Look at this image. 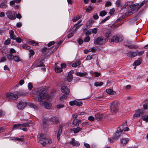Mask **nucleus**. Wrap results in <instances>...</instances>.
Returning a JSON list of instances; mask_svg holds the SVG:
<instances>
[{"instance_id":"1","label":"nucleus","mask_w":148,"mask_h":148,"mask_svg":"<svg viewBox=\"0 0 148 148\" xmlns=\"http://www.w3.org/2000/svg\"><path fill=\"white\" fill-rule=\"evenodd\" d=\"M46 88L45 86H42L34 90L33 93L38 95V101L39 102V104L41 106H45V108L47 109L52 108V105L50 103L45 102L43 100L45 98L44 92Z\"/></svg>"},{"instance_id":"2","label":"nucleus","mask_w":148,"mask_h":148,"mask_svg":"<svg viewBox=\"0 0 148 148\" xmlns=\"http://www.w3.org/2000/svg\"><path fill=\"white\" fill-rule=\"evenodd\" d=\"M37 138L39 140L38 142L43 146L47 144H50L52 143L51 140L50 139L47 138L44 134H38V135Z\"/></svg>"},{"instance_id":"3","label":"nucleus","mask_w":148,"mask_h":148,"mask_svg":"<svg viewBox=\"0 0 148 148\" xmlns=\"http://www.w3.org/2000/svg\"><path fill=\"white\" fill-rule=\"evenodd\" d=\"M119 103L118 101H114L111 103L110 110L113 114L116 113L119 109Z\"/></svg>"},{"instance_id":"4","label":"nucleus","mask_w":148,"mask_h":148,"mask_svg":"<svg viewBox=\"0 0 148 148\" xmlns=\"http://www.w3.org/2000/svg\"><path fill=\"white\" fill-rule=\"evenodd\" d=\"M130 8H131V10H129V11L125 12V15L127 16L131 15L135 12L137 11L139 9L138 6H136L135 5H129Z\"/></svg>"},{"instance_id":"5","label":"nucleus","mask_w":148,"mask_h":148,"mask_svg":"<svg viewBox=\"0 0 148 148\" xmlns=\"http://www.w3.org/2000/svg\"><path fill=\"white\" fill-rule=\"evenodd\" d=\"M123 40V38L122 36H114L109 40V42L113 44L114 42H121Z\"/></svg>"},{"instance_id":"6","label":"nucleus","mask_w":148,"mask_h":148,"mask_svg":"<svg viewBox=\"0 0 148 148\" xmlns=\"http://www.w3.org/2000/svg\"><path fill=\"white\" fill-rule=\"evenodd\" d=\"M104 43L103 37L102 36L97 37L95 39L94 41V44L95 45H102Z\"/></svg>"},{"instance_id":"7","label":"nucleus","mask_w":148,"mask_h":148,"mask_svg":"<svg viewBox=\"0 0 148 148\" xmlns=\"http://www.w3.org/2000/svg\"><path fill=\"white\" fill-rule=\"evenodd\" d=\"M6 96L8 98L14 100H17L18 98L17 95L12 92L7 93Z\"/></svg>"},{"instance_id":"8","label":"nucleus","mask_w":148,"mask_h":148,"mask_svg":"<svg viewBox=\"0 0 148 148\" xmlns=\"http://www.w3.org/2000/svg\"><path fill=\"white\" fill-rule=\"evenodd\" d=\"M122 132V130H121L120 127H119L117 128V131L114 134L112 137V139L113 140H117L120 136L121 134V133Z\"/></svg>"},{"instance_id":"9","label":"nucleus","mask_w":148,"mask_h":148,"mask_svg":"<svg viewBox=\"0 0 148 148\" xmlns=\"http://www.w3.org/2000/svg\"><path fill=\"white\" fill-rule=\"evenodd\" d=\"M27 103L26 102L21 101L17 105L18 108L20 110L23 109L26 106Z\"/></svg>"},{"instance_id":"10","label":"nucleus","mask_w":148,"mask_h":148,"mask_svg":"<svg viewBox=\"0 0 148 148\" xmlns=\"http://www.w3.org/2000/svg\"><path fill=\"white\" fill-rule=\"evenodd\" d=\"M6 14L8 17L11 20H13L16 18L15 14L12 13L10 11H8Z\"/></svg>"},{"instance_id":"11","label":"nucleus","mask_w":148,"mask_h":148,"mask_svg":"<svg viewBox=\"0 0 148 148\" xmlns=\"http://www.w3.org/2000/svg\"><path fill=\"white\" fill-rule=\"evenodd\" d=\"M49 121L51 124H56L59 121L58 119L55 116L53 117L51 119H49Z\"/></svg>"},{"instance_id":"12","label":"nucleus","mask_w":148,"mask_h":148,"mask_svg":"<svg viewBox=\"0 0 148 148\" xmlns=\"http://www.w3.org/2000/svg\"><path fill=\"white\" fill-rule=\"evenodd\" d=\"M61 90L63 93H64L66 94H69L70 91L67 86H62L61 88Z\"/></svg>"},{"instance_id":"13","label":"nucleus","mask_w":148,"mask_h":148,"mask_svg":"<svg viewBox=\"0 0 148 148\" xmlns=\"http://www.w3.org/2000/svg\"><path fill=\"white\" fill-rule=\"evenodd\" d=\"M70 143L72 146L75 147H79L80 145V143L78 141H76L73 138L70 142Z\"/></svg>"},{"instance_id":"14","label":"nucleus","mask_w":148,"mask_h":148,"mask_svg":"<svg viewBox=\"0 0 148 148\" xmlns=\"http://www.w3.org/2000/svg\"><path fill=\"white\" fill-rule=\"evenodd\" d=\"M144 112V111L143 110H140L137 113L134 114L133 116V118L134 119H136L137 118L140 116H141Z\"/></svg>"},{"instance_id":"15","label":"nucleus","mask_w":148,"mask_h":148,"mask_svg":"<svg viewBox=\"0 0 148 148\" xmlns=\"http://www.w3.org/2000/svg\"><path fill=\"white\" fill-rule=\"evenodd\" d=\"M9 34L10 38L12 39L15 40L16 39V36L14 34V32L12 30L9 31Z\"/></svg>"},{"instance_id":"16","label":"nucleus","mask_w":148,"mask_h":148,"mask_svg":"<svg viewBox=\"0 0 148 148\" xmlns=\"http://www.w3.org/2000/svg\"><path fill=\"white\" fill-rule=\"evenodd\" d=\"M73 73V71H70L67 77V80L69 82H71L73 78V76L72 74Z\"/></svg>"},{"instance_id":"17","label":"nucleus","mask_w":148,"mask_h":148,"mask_svg":"<svg viewBox=\"0 0 148 148\" xmlns=\"http://www.w3.org/2000/svg\"><path fill=\"white\" fill-rule=\"evenodd\" d=\"M127 55L128 56L135 57L137 55V53L133 51H130L127 53Z\"/></svg>"},{"instance_id":"18","label":"nucleus","mask_w":148,"mask_h":148,"mask_svg":"<svg viewBox=\"0 0 148 148\" xmlns=\"http://www.w3.org/2000/svg\"><path fill=\"white\" fill-rule=\"evenodd\" d=\"M142 60L141 58H139L137 60H136L133 64L134 65L138 66L142 62Z\"/></svg>"},{"instance_id":"19","label":"nucleus","mask_w":148,"mask_h":148,"mask_svg":"<svg viewBox=\"0 0 148 148\" xmlns=\"http://www.w3.org/2000/svg\"><path fill=\"white\" fill-rule=\"evenodd\" d=\"M82 128L77 127L76 128H73V129H71V130L73 131L74 133L75 134L79 132L80 131L82 130Z\"/></svg>"},{"instance_id":"20","label":"nucleus","mask_w":148,"mask_h":148,"mask_svg":"<svg viewBox=\"0 0 148 148\" xmlns=\"http://www.w3.org/2000/svg\"><path fill=\"white\" fill-rule=\"evenodd\" d=\"M93 23V21L92 18L90 19L86 23V27L88 28H90L91 26V25Z\"/></svg>"},{"instance_id":"21","label":"nucleus","mask_w":148,"mask_h":148,"mask_svg":"<svg viewBox=\"0 0 148 148\" xmlns=\"http://www.w3.org/2000/svg\"><path fill=\"white\" fill-rule=\"evenodd\" d=\"M129 139L127 138H123L121 141V143L123 145H125L129 141Z\"/></svg>"},{"instance_id":"22","label":"nucleus","mask_w":148,"mask_h":148,"mask_svg":"<svg viewBox=\"0 0 148 148\" xmlns=\"http://www.w3.org/2000/svg\"><path fill=\"white\" fill-rule=\"evenodd\" d=\"M111 34V31L110 30H107L106 32L105 35L106 39L108 40L110 38Z\"/></svg>"},{"instance_id":"23","label":"nucleus","mask_w":148,"mask_h":148,"mask_svg":"<svg viewBox=\"0 0 148 148\" xmlns=\"http://www.w3.org/2000/svg\"><path fill=\"white\" fill-rule=\"evenodd\" d=\"M106 91L108 93L111 95H114L116 94L115 92L113 91L111 89H107Z\"/></svg>"},{"instance_id":"24","label":"nucleus","mask_w":148,"mask_h":148,"mask_svg":"<svg viewBox=\"0 0 148 148\" xmlns=\"http://www.w3.org/2000/svg\"><path fill=\"white\" fill-rule=\"evenodd\" d=\"M28 43L30 45H32L33 46H36L38 44V43L36 42L34 40H31L28 42Z\"/></svg>"},{"instance_id":"25","label":"nucleus","mask_w":148,"mask_h":148,"mask_svg":"<svg viewBox=\"0 0 148 148\" xmlns=\"http://www.w3.org/2000/svg\"><path fill=\"white\" fill-rule=\"evenodd\" d=\"M81 64V62L80 61H78L77 62L73 63L72 66L73 67H76L77 66H79Z\"/></svg>"},{"instance_id":"26","label":"nucleus","mask_w":148,"mask_h":148,"mask_svg":"<svg viewBox=\"0 0 148 148\" xmlns=\"http://www.w3.org/2000/svg\"><path fill=\"white\" fill-rule=\"evenodd\" d=\"M21 124V126L27 127H29L30 126V125L31 124V123H30V122H29V123L27 122L25 123Z\"/></svg>"},{"instance_id":"27","label":"nucleus","mask_w":148,"mask_h":148,"mask_svg":"<svg viewBox=\"0 0 148 148\" xmlns=\"http://www.w3.org/2000/svg\"><path fill=\"white\" fill-rule=\"evenodd\" d=\"M75 105L78 106H82L83 104V103L81 101H77L76 100H75Z\"/></svg>"},{"instance_id":"28","label":"nucleus","mask_w":148,"mask_h":148,"mask_svg":"<svg viewBox=\"0 0 148 148\" xmlns=\"http://www.w3.org/2000/svg\"><path fill=\"white\" fill-rule=\"evenodd\" d=\"M13 59H14L15 61L17 62H18L21 61L19 57L17 56H13Z\"/></svg>"},{"instance_id":"29","label":"nucleus","mask_w":148,"mask_h":148,"mask_svg":"<svg viewBox=\"0 0 148 148\" xmlns=\"http://www.w3.org/2000/svg\"><path fill=\"white\" fill-rule=\"evenodd\" d=\"M29 106L31 108H33L36 110H38V107L34 104L30 103L29 104Z\"/></svg>"},{"instance_id":"30","label":"nucleus","mask_w":148,"mask_h":148,"mask_svg":"<svg viewBox=\"0 0 148 148\" xmlns=\"http://www.w3.org/2000/svg\"><path fill=\"white\" fill-rule=\"evenodd\" d=\"M6 2L5 1L2 3L0 5V7L2 8H6L7 7V5L6 4Z\"/></svg>"},{"instance_id":"31","label":"nucleus","mask_w":148,"mask_h":148,"mask_svg":"<svg viewBox=\"0 0 148 148\" xmlns=\"http://www.w3.org/2000/svg\"><path fill=\"white\" fill-rule=\"evenodd\" d=\"M103 83L102 82H96L94 84L95 86H100L103 85Z\"/></svg>"},{"instance_id":"32","label":"nucleus","mask_w":148,"mask_h":148,"mask_svg":"<svg viewBox=\"0 0 148 148\" xmlns=\"http://www.w3.org/2000/svg\"><path fill=\"white\" fill-rule=\"evenodd\" d=\"M86 72L80 73L77 72L76 73L77 75L79 76H80L82 77L85 75H86Z\"/></svg>"},{"instance_id":"33","label":"nucleus","mask_w":148,"mask_h":148,"mask_svg":"<svg viewBox=\"0 0 148 148\" xmlns=\"http://www.w3.org/2000/svg\"><path fill=\"white\" fill-rule=\"evenodd\" d=\"M142 118L144 121H145L146 122H148V115L143 116Z\"/></svg>"},{"instance_id":"34","label":"nucleus","mask_w":148,"mask_h":148,"mask_svg":"<svg viewBox=\"0 0 148 148\" xmlns=\"http://www.w3.org/2000/svg\"><path fill=\"white\" fill-rule=\"evenodd\" d=\"M49 49V48L48 49L47 48L44 47L42 50V51L45 54H47V51Z\"/></svg>"},{"instance_id":"35","label":"nucleus","mask_w":148,"mask_h":148,"mask_svg":"<svg viewBox=\"0 0 148 148\" xmlns=\"http://www.w3.org/2000/svg\"><path fill=\"white\" fill-rule=\"evenodd\" d=\"M107 14V12L106 11H102L100 12L99 15L101 16H103Z\"/></svg>"},{"instance_id":"36","label":"nucleus","mask_w":148,"mask_h":148,"mask_svg":"<svg viewBox=\"0 0 148 148\" xmlns=\"http://www.w3.org/2000/svg\"><path fill=\"white\" fill-rule=\"evenodd\" d=\"M102 117V115L99 114H96L95 116V118L97 120L100 119Z\"/></svg>"},{"instance_id":"37","label":"nucleus","mask_w":148,"mask_h":148,"mask_svg":"<svg viewBox=\"0 0 148 148\" xmlns=\"http://www.w3.org/2000/svg\"><path fill=\"white\" fill-rule=\"evenodd\" d=\"M7 57L9 60L13 59V56L11 53H10L9 54L7 55Z\"/></svg>"},{"instance_id":"38","label":"nucleus","mask_w":148,"mask_h":148,"mask_svg":"<svg viewBox=\"0 0 148 148\" xmlns=\"http://www.w3.org/2000/svg\"><path fill=\"white\" fill-rule=\"evenodd\" d=\"M69 95L67 94H64L60 98V100H62V99H66L68 96Z\"/></svg>"},{"instance_id":"39","label":"nucleus","mask_w":148,"mask_h":148,"mask_svg":"<svg viewBox=\"0 0 148 148\" xmlns=\"http://www.w3.org/2000/svg\"><path fill=\"white\" fill-rule=\"evenodd\" d=\"M55 71L56 72L58 73L62 72V68L56 67L55 68Z\"/></svg>"},{"instance_id":"40","label":"nucleus","mask_w":148,"mask_h":148,"mask_svg":"<svg viewBox=\"0 0 148 148\" xmlns=\"http://www.w3.org/2000/svg\"><path fill=\"white\" fill-rule=\"evenodd\" d=\"M21 124H16L14 125L13 129H17L19 127H21Z\"/></svg>"},{"instance_id":"41","label":"nucleus","mask_w":148,"mask_h":148,"mask_svg":"<svg viewBox=\"0 0 148 148\" xmlns=\"http://www.w3.org/2000/svg\"><path fill=\"white\" fill-rule=\"evenodd\" d=\"M43 122L44 124H45L47 123H50L49 121V119H46L45 118H44L43 119Z\"/></svg>"},{"instance_id":"42","label":"nucleus","mask_w":148,"mask_h":148,"mask_svg":"<svg viewBox=\"0 0 148 148\" xmlns=\"http://www.w3.org/2000/svg\"><path fill=\"white\" fill-rule=\"evenodd\" d=\"M81 25H78V24L76 23L74 25V27H75V29L74 30V32H75Z\"/></svg>"},{"instance_id":"43","label":"nucleus","mask_w":148,"mask_h":148,"mask_svg":"<svg viewBox=\"0 0 148 148\" xmlns=\"http://www.w3.org/2000/svg\"><path fill=\"white\" fill-rule=\"evenodd\" d=\"M127 47L130 49H132L133 48L134 49H136L138 48V47L136 45H128Z\"/></svg>"},{"instance_id":"44","label":"nucleus","mask_w":148,"mask_h":148,"mask_svg":"<svg viewBox=\"0 0 148 148\" xmlns=\"http://www.w3.org/2000/svg\"><path fill=\"white\" fill-rule=\"evenodd\" d=\"M73 124L75 126H77L79 125L77 120L76 119H75L73 120Z\"/></svg>"},{"instance_id":"45","label":"nucleus","mask_w":148,"mask_h":148,"mask_svg":"<svg viewBox=\"0 0 148 148\" xmlns=\"http://www.w3.org/2000/svg\"><path fill=\"white\" fill-rule=\"evenodd\" d=\"M91 31L92 33H94V34H96L97 33V29L96 28H94L93 29H91Z\"/></svg>"},{"instance_id":"46","label":"nucleus","mask_w":148,"mask_h":148,"mask_svg":"<svg viewBox=\"0 0 148 148\" xmlns=\"http://www.w3.org/2000/svg\"><path fill=\"white\" fill-rule=\"evenodd\" d=\"M110 16H107V17L106 18L104 19L103 20H102L101 21V22L100 23H104L106 21L108 20L109 19H110Z\"/></svg>"},{"instance_id":"47","label":"nucleus","mask_w":148,"mask_h":148,"mask_svg":"<svg viewBox=\"0 0 148 148\" xmlns=\"http://www.w3.org/2000/svg\"><path fill=\"white\" fill-rule=\"evenodd\" d=\"M81 18V17L80 16H77V17H74L73 19V22H75L78 21Z\"/></svg>"},{"instance_id":"48","label":"nucleus","mask_w":148,"mask_h":148,"mask_svg":"<svg viewBox=\"0 0 148 148\" xmlns=\"http://www.w3.org/2000/svg\"><path fill=\"white\" fill-rule=\"evenodd\" d=\"M59 45H58L57 44L56 45L54 49L52 51H51L50 53L52 54V53L53 52H55L58 49V47H59Z\"/></svg>"},{"instance_id":"49","label":"nucleus","mask_w":148,"mask_h":148,"mask_svg":"<svg viewBox=\"0 0 148 148\" xmlns=\"http://www.w3.org/2000/svg\"><path fill=\"white\" fill-rule=\"evenodd\" d=\"M40 64L36 66V67H40V66H44L45 65L43 64V60H42L39 62Z\"/></svg>"},{"instance_id":"50","label":"nucleus","mask_w":148,"mask_h":148,"mask_svg":"<svg viewBox=\"0 0 148 148\" xmlns=\"http://www.w3.org/2000/svg\"><path fill=\"white\" fill-rule=\"evenodd\" d=\"M23 49L27 50L29 49L30 48V47L29 46L26 45H23Z\"/></svg>"},{"instance_id":"51","label":"nucleus","mask_w":148,"mask_h":148,"mask_svg":"<svg viewBox=\"0 0 148 148\" xmlns=\"http://www.w3.org/2000/svg\"><path fill=\"white\" fill-rule=\"evenodd\" d=\"M92 33L91 29H89L86 32L85 34L86 36H89Z\"/></svg>"},{"instance_id":"52","label":"nucleus","mask_w":148,"mask_h":148,"mask_svg":"<svg viewBox=\"0 0 148 148\" xmlns=\"http://www.w3.org/2000/svg\"><path fill=\"white\" fill-rule=\"evenodd\" d=\"M10 39L9 38H8V39L5 41L4 44L5 45H8L10 43Z\"/></svg>"},{"instance_id":"53","label":"nucleus","mask_w":148,"mask_h":148,"mask_svg":"<svg viewBox=\"0 0 148 148\" xmlns=\"http://www.w3.org/2000/svg\"><path fill=\"white\" fill-rule=\"evenodd\" d=\"M90 39V37L89 36H87L84 39V41L85 42H88L89 41Z\"/></svg>"},{"instance_id":"54","label":"nucleus","mask_w":148,"mask_h":148,"mask_svg":"<svg viewBox=\"0 0 148 148\" xmlns=\"http://www.w3.org/2000/svg\"><path fill=\"white\" fill-rule=\"evenodd\" d=\"M57 108L58 109H60L64 107V105L63 104H58L56 106Z\"/></svg>"},{"instance_id":"55","label":"nucleus","mask_w":148,"mask_h":148,"mask_svg":"<svg viewBox=\"0 0 148 148\" xmlns=\"http://www.w3.org/2000/svg\"><path fill=\"white\" fill-rule=\"evenodd\" d=\"M33 88L32 84L31 83L29 82L28 84V88L30 90H31Z\"/></svg>"},{"instance_id":"56","label":"nucleus","mask_w":148,"mask_h":148,"mask_svg":"<svg viewBox=\"0 0 148 148\" xmlns=\"http://www.w3.org/2000/svg\"><path fill=\"white\" fill-rule=\"evenodd\" d=\"M18 43H21L22 41L20 37H16V39L15 40Z\"/></svg>"},{"instance_id":"57","label":"nucleus","mask_w":148,"mask_h":148,"mask_svg":"<svg viewBox=\"0 0 148 148\" xmlns=\"http://www.w3.org/2000/svg\"><path fill=\"white\" fill-rule=\"evenodd\" d=\"M111 5L112 3L110 1H108L105 4V6L108 7L111 6Z\"/></svg>"},{"instance_id":"58","label":"nucleus","mask_w":148,"mask_h":148,"mask_svg":"<svg viewBox=\"0 0 148 148\" xmlns=\"http://www.w3.org/2000/svg\"><path fill=\"white\" fill-rule=\"evenodd\" d=\"M93 18L95 20L98 19L99 18L98 16L97 13H95L94 14L93 16Z\"/></svg>"},{"instance_id":"59","label":"nucleus","mask_w":148,"mask_h":148,"mask_svg":"<svg viewBox=\"0 0 148 148\" xmlns=\"http://www.w3.org/2000/svg\"><path fill=\"white\" fill-rule=\"evenodd\" d=\"M74 35V33L72 32H71L67 35V38H70L72 37Z\"/></svg>"},{"instance_id":"60","label":"nucleus","mask_w":148,"mask_h":148,"mask_svg":"<svg viewBox=\"0 0 148 148\" xmlns=\"http://www.w3.org/2000/svg\"><path fill=\"white\" fill-rule=\"evenodd\" d=\"M75 100L73 101H70L69 102V104L71 106H73L74 105H75Z\"/></svg>"},{"instance_id":"61","label":"nucleus","mask_w":148,"mask_h":148,"mask_svg":"<svg viewBox=\"0 0 148 148\" xmlns=\"http://www.w3.org/2000/svg\"><path fill=\"white\" fill-rule=\"evenodd\" d=\"M54 43L55 42L54 41L50 42L48 43L47 45L48 47H50L51 46L54 45Z\"/></svg>"},{"instance_id":"62","label":"nucleus","mask_w":148,"mask_h":148,"mask_svg":"<svg viewBox=\"0 0 148 148\" xmlns=\"http://www.w3.org/2000/svg\"><path fill=\"white\" fill-rule=\"evenodd\" d=\"M10 53L12 54V53H15L16 52L15 50L13 48H12L10 49Z\"/></svg>"},{"instance_id":"63","label":"nucleus","mask_w":148,"mask_h":148,"mask_svg":"<svg viewBox=\"0 0 148 148\" xmlns=\"http://www.w3.org/2000/svg\"><path fill=\"white\" fill-rule=\"evenodd\" d=\"M92 10V7L91 6H89L86 9V11L89 12Z\"/></svg>"},{"instance_id":"64","label":"nucleus","mask_w":148,"mask_h":148,"mask_svg":"<svg viewBox=\"0 0 148 148\" xmlns=\"http://www.w3.org/2000/svg\"><path fill=\"white\" fill-rule=\"evenodd\" d=\"M94 119V117L92 116H90L88 118V119L90 121H93Z\"/></svg>"}]
</instances>
